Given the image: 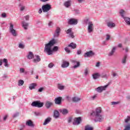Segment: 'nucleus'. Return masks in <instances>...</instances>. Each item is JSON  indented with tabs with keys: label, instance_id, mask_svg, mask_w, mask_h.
<instances>
[{
	"label": "nucleus",
	"instance_id": "nucleus-31",
	"mask_svg": "<svg viewBox=\"0 0 130 130\" xmlns=\"http://www.w3.org/2000/svg\"><path fill=\"white\" fill-rule=\"evenodd\" d=\"M3 62H4V66H5L6 68H9V63H8V59L6 58H4L3 60Z\"/></svg>",
	"mask_w": 130,
	"mask_h": 130
},
{
	"label": "nucleus",
	"instance_id": "nucleus-58",
	"mask_svg": "<svg viewBox=\"0 0 130 130\" xmlns=\"http://www.w3.org/2000/svg\"><path fill=\"white\" fill-rule=\"evenodd\" d=\"M123 50H125V52H128V48L127 47H126L125 49L123 48Z\"/></svg>",
	"mask_w": 130,
	"mask_h": 130
},
{
	"label": "nucleus",
	"instance_id": "nucleus-3",
	"mask_svg": "<svg viewBox=\"0 0 130 130\" xmlns=\"http://www.w3.org/2000/svg\"><path fill=\"white\" fill-rule=\"evenodd\" d=\"M120 16L124 19V21L125 22L126 25L130 26V18L127 17H124V11L123 10H121L119 12Z\"/></svg>",
	"mask_w": 130,
	"mask_h": 130
},
{
	"label": "nucleus",
	"instance_id": "nucleus-50",
	"mask_svg": "<svg viewBox=\"0 0 130 130\" xmlns=\"http://www.w3.org/2000/svg\"><path fill=\"white\" fill-rule=\"evenodd\" d=\"M20 73H24L25 72V69L24 68H20L19 70Z\"/></svg>",
	"mask_w": 130,
	"mask_h": 130
},
{
	"label": "nucleus",
	"instance_id": "nucleus-60",
	"mask_svg": "<svg viewBox=\"0 0 130 130\" xmlns=\"http://www.w3.org/2000/svg\"><path fill=\"white\" fill-rule=\"evenodd\" d=\"M72 118L70 117L68 119V122L70 123V122H72Z\"/></svg>",
	"mask_w": 130,
	"mask_h": 130
},
{
	"label": "nucleus",
	"instance_id": "nucleus-35",
	"mask_svg": "<svg viewBox=\"0 0 130 130\" xmlns=\"http://www.w3.org/2000/svg\"><path fill=\"white\" fill-rule=\"evenodd\" d=\"M84 75L85 77H87L89 75V69L86 68L84 69Z\"/></svg>",
	"mask_w": 130,
	"mask_h": 130
},
{
	"label": "nucleus",
	"instance_id": "nucleus-63",
	"mask_svg": "<svg viewBox=\"0 0 130 130\" xmlns=\"http://www.w3.org/2000/svg\"><path fill=\"white\" fill-rule=\"evenodd\" d=\"M52 25V22L50 21L48 23V26H50Z\"/></svg>",
	"mask_w": 130,
	"mask_h": 130
},
{
	"label": "nucleus",
	"instance_id": "nucleus-40",
	"mask_svg": "<svg viewBox=\"0 0 130 130\" xmlns=\"http://www.w3.org/2000/svg\"><path fill=\"white\" fill-rule=\"evenodd\" d=\"M124 130H130V124H128L126 125Z\"/></svg>",
	"mask_w": 130,
	"mask_h": 130
},
{
	"label": "nucleus",
	"instance_id": "nucleus-62",
	"mask_svg": "<svg viewBox=\"0 0 130 130\" xmlns=\"http://www.w3.org/2000/svg\"><path fill=\"white\" fill-rule=\"evenodd\" d=\"M42 3H46V2H49V0H40Z\"/></svg>",
	"mask_w": 130,
	"mask_h": 130
},
{
	"label": "nucleus",
	"instance_id": "nucleus-36",
	"mask_svg": "<svg viewBox=\"0 0 130 130\" xmlns=\"http://www.w3.org/2000/svg\"><path fill=\"white\" fill-rule=\"evenodd\" d=\"M24 85V80H19L18 81V86H23Z\"/></svg>",
	"mask_w": 130,
	"mask_h": 130
},
{
	"label": "nucleus",
	"instance_id": "nucleus-5",
	"mask_svg": "<svg viewBox=\"0 0 130 130\" xmlns=\"http://www.w3.org/2000/svg\"><path fill=\"white\" fill-rule=\"evenodd\" d=\"M31 105L32 106V107H38V108H41V107H43L44 103L39 101H35L31 103Z\"/></svg>",
	"mask_w": 130,
	"mask_h": 130
},
{
	"label": "nucleus",
	"instance_id": "nucleus-10",
	"mask_svg": "<svg viewBox=\"0 0 130 130\" xmlns=\"http://www.w3.org/2000/svg\"><path fill=\"white\" fill-rule=\"evenodd\" d=\"M81 121H82L81 117L75 118L74 119V121L73 122V124L74 125H79V124L81 123Z\"/></svg>",
	"mask_w": 130,
	"mask_h": 130
},
{
	"label": "nucleus",
	"instance_id": "nucleus-23",
	"mask_svg": "<svg viewBox=\"0 0 130 130\" xmlns=\"http://www.w3.org/2000/svg\"><path fill=\"white\" fill-rule=\"evenodd\" d=\"M92 77L93 80H97V79H99V77H100V74L99 73H93L92 75Z\"/></svg>",
	"mask_w": 130,
	"mask_h": 130
},
{
	"label": "nucleus",
	"instance_id": "nucleus-39",
	"mask_svg": "<svg viewBox=\"0 0 130 130\" xmlns=\"http://www.w3.org/2000/svg\"><path fill=\"white\" fill-rule=\"evenodd\" d=\"M97 94H94L93 96H91L90 98L91 100H95V99H96V98H97Z\"/></svg>",
	"mask_w": 130,
	"mask_h": 130
},
{
	"label": "nucleus",
	"instance_id": "nucleus-32",
	"mask_svg": "<svg viewBox=\"0 0 130 130\" xmlns=\"http://www.w3.org/2000/svg\"><path fill=\"white\" fill-rule=\"evenodd\" d=\"M59 117V113L57 111V110H55L54 111V117L55 118H57Z\"/></svg>",
	"mask_w": 130,
	"mask_h": 130
},
{
	"label": "nucleus",
	"instance_id": "nucleus-44",
	"mask_svg": "<svg viewBox=\"0 0 130 130\" xmlns=\"http://www.w3.org/2000/svg\"><path fill=\"white\" fill-rule=\"evenodd\" d=\"M64 50L67 53H71V50L69 49V48L66 47Z\"/></svg>",
	"mask_w": 130,
	"mask_h": 130
},
{
	"label": "nucleus",
	"instance_id": "nucleus-15",
	"mask_svg": "<svg viewBox=\"0 0 130 130\" xmlns=\"http://www.w3.org/2000/svg\"><path fill=\"white\" fill-rule=\"evenodd\" d=\"M21 24L24 30H27V29H28V27H29V23L25 22V21H22Z\"/></svg>",
	"mask_w": 130,
	"mask_h": 130
},
{
	"label": "nucleus",
	"instance_id": "nucleus-52",
	"mask_svg": "<svg viewBox=\"0 0 130 130\" xmlns=\"http://www.w3.org/2000/svg\"><path fill=\"white\" fill-rule=\"evenodd\" d=\"M43 90H44V87H41L39 89L38 92H42V91H43Z\"/></svg>",
	"mask_w": 130,
	"mask_h": 130
},
{
	"label": "nucleus",
	"instance_id": "nucleus-64",
	"mask_svg": "<svg viewBox=\"0 0 130 130\" xmlns=\"http://www.w3.org/2000/svg\"><path fill=\"white\" fill-rule=\"evenodd\" d=\"M118 47H119L120 48H121V47H122V44H119L118 45Z\"/></svg>",
	"mask_w": 130,
	"mask_h": 130
},
{
	"label": "nucleus",
	"instance_id": "nucleus-33",
	"mask_svg": "<svg viewBox=\"0 0 130 130\" xmlns=\"http://www.w3.org/2000/svg\"><path fill=\"white\" fill-rule=\"evenodd\" d=\"M127 58V55H125L122 59V63L123 64H125V62H126V59Z\"/></svg>",
	"mask_w": 130,
	"mask_h": 130
},
{
	"label": "nucleus",
	"instance_id": "nucleus-16",
	"mask_svg": "<svg viewBox=\"0 0 130 130\" xmlns=\"http://www.w3.org/2000/svg\"><path fill=\"white\" fill-rule=\"evenodd\" d=\"M59 33H60V28L58 27L55 30V32L54 34V37H58V36H59Z\"/></svg>",
	"mask_w": 130,
	"mask_h": 130
},
{
	"label": "nucleus",
	"instance_id": "nucleus-49",
	"mask_svg": "<svg viewBox=\"0 0 130 130\" xmlns=\"http://www.w3.org/2000/svg\"><path fill=\"white\" fill-rule=\"evenodd\" d=\"M35 114L36 116H40L41 115V113H40V112H35Z\"/></svg>",
	"mask_w": 130,
	"mask_h": 130
},
{
	"label": "nucleus",
	"instance_id": "nucleus-46",
	"mask_svg": "<svg viewBox=\"0 0 130 130\" xmlns=\"http://www.w3.org/2000/svg\"><path fill=\"white\" fill-rule=\"evenodd\" d=\"M24 19H25L26 21H29V19H30V16L29 15H26L24 17Z\"/></svg>",
	"mask_w": 130,
	"mask_h": 130
},
{
	"label": "nucleus",
	"instance_id": "nucleus-25",
	"mask_svg": "<svg viewBox=\"0 0 130 130\" xmlns=\"http://www.w3.org/2000/svg\"><path fill=\"white\" fill-rule=\"evenodd\" d=\"M72 3V1L71 0H68V1L64 2V6L66 8H69V7H71V4Z\"/></svg>",
	"mask_w": 130,
	"mask_h": 130
},
{
	"label": "nucleus",
	"instance_id": "nucleus-6",
	"mask_svg": "<svg viewBox=\"0 0 130 130\" xmlns=\"http://www.w3.org/2000/svg\"><path fill=\"white\" fill-rule=\"evenodd\" d=\"M42 9L44 13H47V12H49L51 10V5L48 4L44 5L42 7Z\"/></svg>",
	"mask_w": 130,
	"mask_h": 130
},
{
	"label": "nucleus",
	"instance_id": "nucleus-18",
	"mask_svg": "<svg viewBox=\"0 0 130 130\" xmlns=\"http://www.w3.org/2000/svg\"><path fill=\"white\" fill-rule=\"evenodd\" d=\"M26 125H27V126H30L31 127H34V124L31 120H28L26 121Z\"/></svg>",
	"mask_w": 130,
	"mask_h": 130
},
{
	"label": "nucleus",
	"instance_id": "nucleus-37",
	"mask_svg": "<svg viewBox=\"0 0 130 130\" xmlns=\"http://www.w3.org/2000/svg\"><path fill=\"white\" fill-rule=\"evenodd\" d=\"M58 89H59V90H63V89H64V86L61 85V84H58Z\"/></svg>",
	"mask_w": 130,
	"mask_h": 130
},
{
	"label": "nucleus",
	"instance_id": "nucleus-41",
	"mask_svg": "<svg viewBox=\"0 0 130 130\" xmlns=\"http://www.w3.org/2000/svg\"><path fill=\"white\" fill-rule=\"evenodd\" d=\"M18 47H19V48L23 49V48H24L25 47V46L23 44L20 43L18 45Z\"/></svg>",
	"mask_w": 130,
	"mask_h": 130
},
{
	"label": "nucleus",
	"instance_id": "nucleus-11",
	"mask_svg": "<svg viewBox=\"0 0 130 130\" xmlns=\"http://www.w3.org/2000/svg\"><path fill=\"white\" fill-rule=\"evenodd\" d=\"M41 60V58L40 57V56L38 55H35L34 56V59L32 60L33 62L35 63H37V62H39Z\"/></svg>",
	"mask_w": 130,
	"mask_h": 130
},
{
	"label": "nucleus",
	"instance_id": "nucleus-12",
	"mask_svg": "<svg viewBox=\"0 0 130 130\" xmlns=\"http://www.w3.org/2000/svg\"><path fill=\"white\" fill-rule=\"evenodd\" d=\"M95 53L93 52L92 51H88L84 53V57H90L91 56H93L94 55Z\"/></svg>",
	"mask_w": 130,
	"mask_h": 130
},
{
	"label": "nucleus",
	"instance_id": "nucleus-27",
	"mask_svg": "<svg viewBox=\"0 0 130 130\" xmlns=\"http://www.w3.org/2000/svg\"><path fill=\"white\" fill-rule=\"evenodd\" d=\"M115 49H116V47H114L112 50V51L109 53L108 56H112L114 53L115 52Z\"/></svg>",
	"mask_w": 130,
	"mask_h": 130
},
{
	"label": "nucleus",
	"instance_id": "nucleus-26",
	"mask_svg": "<svg viewBox=\"0 0 130 130\" xmlns=\"http://www.w3.org/2000/svg\"><path fill=\"white\" fill-rule=\"evenodd\" d=\"M72 101H73V102H79V101H81V98L75 96L72 98Z\"/></svg>",
	"mask_w": 130,
	"mask_h": 130
},
{
	"label": "nucleus",
	"instance_id": "nucleus-59",
	"mask_svg": "<svg viewBox=\"0 0 130 130\" xmlns=\"http://www.w3.org/2000/svg\"><path fill=\"white\" fill-rule=\"evenodd\" d=\"M25 10V6H21L20 7V11H24Z\"/></svg>",
	"mask_w": 130,
	"mask_h": 130
},
{
	"label": "nucleus",
	"instance_id": "nucleus-19",
	"mask_svg": "<svg viewBox=\"0 0 130 130\" xmlns=\"http://www.w3.org/2000/svg\"><path fill=\"white\" fill-rule=\"evenodd\" d=\"M67 34H69V36L71 38H74V34L72 32V28H69L66 31Z\"/></svg>",
	"mask_w": 130,
	"mask_h": 130
},
{
	"label": "nucleus",
	"instance_id": "nucleus-54",
	"mask_svg": "<svg viewBox=\"0 0 130 130\" xmlns=\"http://www.w3.org/2000/svg\"><path fill=\"white\" fill-rule=\"evenodd\" d=\"M102 78H108V76L106 74H102Z\"/></svg>",
	"mask_w": 130,
	"mask_h": 130
},
{
	"label": "nucleus",
	"instance_id": "nucleus-8",
	"mask_svg": "<svg viewBox=\"0 0 130 130\" xmlns=\"http://www.w3.org/2000/svg\"><path fill=\"white\" fill-rule=\"evenodd\" d=\"M108 87V85H105L104 86H99L98 88H95V91L98 92L99 93H102L103 91H105L107 87Z\"/></svg>",
	"mask_w": 130,
	"mask_h": 130
},
{
	"label": "nucleus",
	"instance_id": "nucleus-51",
	"mask_svg": "<svg viewBox=\"0 0 130 130\" xmlns=\"http://www.w3.org/2000/svg\"><path fill=\"white\" fill-rule=\"evenodd\" d=\"M2 78L3 79H8V75L7 74H4Z\"/></svg>",
	"mask_w": 130,
	"mask_h": 130
},
{
	"label": "nucleus",
	"instance_id": "nucleus-30",
	"mask_svg": "<svg viewBox=\"0 0 130 130\" xmlns=\"http://www.w3.org/2000/svg\"><path fill=\"white\" fill-rule=\"evenodd\" d=\"M68 47H71L73 49H75V48H77V44L74 43H71L68 45Z\"/></svg>",
	"mask_w": 130,
	"mask_h": 130
},
{
	"label": "nucleus",
	"instance_id": "nucleus-1",
	"mask_svg": "<svg viewBox=\"0 0 130 130\" xmlns=\"http://www.w3.org/2000/svg\"><path fill=\"white\" fill-rule=\"evenodd\" d=\"M56 41L54 39L51 40L48 43L45 44L44 48V52L47 53L48 55H51L53 53V51H57L58 47L54 46L52 49V46L55 44Z\"/></svg>",
	"mask_w": 130,
	"mask_h": 130
},
{
	"label": "nucleus",
	"instance_id": "nucleus-13",
	"mask_svg": "<svg viewBox=\"0 0 130 130\" xmlns=\"http://www.w3.org/2000/svg\"><path fill=\"white\" fill-rule=\"evenodd\" d=\"M72 63H73V64H75L73 67V69H77V68H79L80 66V62H78L76 60H72Z\"/></svg>",
	"mask_w": 130,
	"mask_h": 130
},
{
	"label": "nucleus",
	"instance_id": "nucleus-43",
	"mask_svg": "<svg viewBox=\"0 0 130 130\" xmlns=\"http://www.w3.org/2000/svg\"><path fill=\"white\" fill-rule=\"evenodd\" d=\"M106 36V41H109V40L110 39V35H109V34H107Z\"/></svg>",
	"mask_w": 130,
	"mask_h": 130
},
{
	"label": "nucleus",
	"instance_id": "nucleus-48",
	"mask_svg": "<svg viewBox=\"0 0 130 130\" xmlns=\"http://www.w3.org/2000/svg\"><path fill=\"white\" fill-rule=\"evenodd\" d=\"M1 16L2 18H6L7 14H6L5 13H3L1 15Z\"/></svg>",
	"mask_w": 130,
	"mask_h": 130
},
{
	"label": "nucleus",
	"instance_id": "nucleus-61",
	"mask_svg": "<svg viewBox=\"0 0 130 130\" xmlns=\"http://www.w3.org/2000/svg\"><path fill=\"white\" fill-rule=\"evenodd\" d=\"M7 118H8V115H6L4 117L3 119L4 120L6 121L7 120Z\"/></svg>",
	"mask_w": 130,
	"mask_h": 130
},
{
	"label": "nucleus",
	"instance_id": "nucleus-57",
	"mask_svg": "<svg viewBox=\"0 0 130 130\" xmlns=\"http://www.w3.org/2000/svg\"><path fill=\"white\" fill-rule=\"evenodd\" d=\"M95 67H96V68H99V67H100V62H98L95 65Z\"/></svg>",
	"mask_w": 130,
	"mask_h": 130
},
{
	"label": "nucleus",
	"instance_id": "nucleus-4",
	"mask_svg": "<svg viewBox=\"0 0 130 130\" xmlns=\"http://www.w3.org/2000/svg\"><path fill=\"white\" fill-rule=\"evenodd\" d=\"M10 27H9V32L12 34L14 37H17L18 36V34H17V31L16 29H14V24L12 23H9Z\"/></svg>",
	"mask_w": 130,
	"mask_h": 130
},
{
	"label": "nucleus",
	"instance_id": "nucleus-22",
	"mask_svg": "<svg viewBox=\"0 0 130 130\" xmlns=\"http://www.w3.org/2000/svg\"><path fill=\"white\" fill-rule=\"evenodd\" d=\"M51 118L50 117H48L46 119H45L44 123H43V125H46V124H48L50 121H51Z\"/></svg>",
	"mask_w": 130,
	"mask_h": 130
},
{
	"label": "nucleus",
	"instance_id": "nucleus-9",
	"mask_svg": "<svg viewBox=\"0 0 130 130\" xmlns=\"http://www.w3.org/2000/svg\"><path fill=\"white\" fill-rule=\"evenodd\" d=\"M68 24L69 25H77L78 24V19L75 18H71L69 19Z\"/></svg>",
	"mask_w": 130,
	"mask_h": 130
},
{
	"label": "nucleus",
	"instance_id": "nucleus-14",
	"mask_svg": "<svg viewBox=\"0 0 130 130\" xmlns=\"http://www.w3.org/2000/svg\"><path fill=\"white\" fill-rule=\"evenodd\" d=\"M53 105V103H52V102L49 101H47V102H46L45 106L47 109H49V108H50V107H51V106H52Z\"/></svg>",
	"mask_w": 130,
	"mask_h": 130
},
{
	"label": "nucleus",
	"instance_id": "nucleus-24",
	"mask_svg": "<svg viewBox=\"0 0 130 130\" xmlns=\"http://www.w3.org/2000/svg\"><path fill=\"white\" fill-rule=\"evenodd\" d=\"M107 26L109 28H114L115 27V23L112 22H109L107 23Z\"/></svg>",
	"mask_w": 130,
	"mask_h": 130
},
{
	"label": "nucleus",
	"instance_id": "nucleus-2",
	"mask_svg": "<svg viewBox=\"0 0 130 130\" xmlns=\"http://www.w3.org/2000/svg\"><path fill=\"white\" fill-rule=\"evenodd\" d=\"M102 112V109L100 107H98L95 109V111H93L90 113V115L94 117V121L95 122H101L104 120V117L101 115Z\"/></svg>",
	"mask_w": 130,
	"mask_h": 130
},
{
	"label": "nucleus",
	"instance_id": "nucleus-38",
	"mask_svg": "<svg viewBox=\"0 0 130 130\" xmlns=\"http://www.w3.org/2000/svg\"><path fill=\"white\" fill-rule=\"evenodd\" d=\"M84 22L85 24H87V25H88L89 22H91V21H90V20H89V18H85V19L84 20Z\"/></svg>",
	"mask_w": 130,
	"mask_h": 130
},
{
	"label": "nucleus",
	"instance_id": "nucleus-29",
	"mask_svg": "<svg viewBox=\"0 0 130 130\" xmlns=\"http://www.w3.org/2000/svg\"><path fill=\"white\" fill-rule=\"evenodd\" d=\"M28 59H32V58H34V54L32 52H29L28 55H27Z\"/></svg>",
	"mask_w": 130,
	"mask_h": 130
},
{
	"label": "nucleus",
	"instance_id": "nucleus-20",
	"mask_svg": "<svg viewBox=\"0 0 130 130\" xmlns=\"http://www.w3.org/2000/svg\"><path fill=\"white\" fill-rule=\"evenodd\" d=\"M59 112L62 113L63 115H66V114H68L69 113V110L67 109H62L59 110Z\"/></svg>",
	"mask_w": 130,
	"mask_h": 130
},
{
	"label": "nucleus",
	"instance_id": "nucleus-7",
	"mask_svg": "<svg viewBox=\"0 0 130 130\" xmlns=\"http://www.w3.org/2000/svg\"><path fill=\"white\" fill-rule=\"evenodd\" d=\"M94 31V24L92 21H89L87 25L88 33H92Z\"/></svg>",
	"mask_w": 130,
	"mask_h": 130
},
{
	"label": "nucleus",
	"instance_id": "nucleus-45",
	"mask_svg": "<svg viewBox=\"0 0 130 130\" xmlns=\"http://www.w3.org/2000/svg\"><path fill=\"white\" fill-rule=\"evenodd\" d=\"M117 104H119V102H111L112 105H116Z\"/></svg>",
	"mask_w": 130,
	"mask_h": 130
},
{
	"label": "nucleus",
	"instance_id": "nucleus-28",
	"mask_svg": "<svg viewBox=\"0 0 130 130\" xmlns=\"http://www.w3.org/2000/svg\"><path fill=\"white\" fill-rule=\"evenodd\" d=\"M37 86V84L36 83H31L29 86V89L30 90H33V89H35V87Z\"/></svg>",
	"mask_w": 130,
	"mask_h": 130
},
{
	"label": "nucleus",
	"instance_id": "nucleus-21",
	"mask_svg": "<svg viewBox=\"0 0 130 130\" xmlns=\"http://www.w3.org/2000/svg\"><path fill=\"white\" fill-rule=\"evenodd\" d=\"M69 66H70V62H68L67 61L63 60L61 65V68H68Z\"/></svg>",
	"mask_w": 130,
	"mask_h": 130
},
{
	"label": "nucleus",
	"instance_id": "nucleus-55",
	"mask_svg": "<svg viewBox=\"0 0 130 130\" xmlns=\"http://www.w3.org/2000/svg\"><path fill=\"white\" fill-rule=\"evenodd\" d=\"M19 115V113H16L13 115V117H17Z\"/></svg>",
	"mask_w": 130,
	"mask_h": 130
},
{
	"label": "nucleus",
	"instance_id": "nucleus-34",
	"mask_svg": "<svg viewBox=\"0 0 130 130\" xmlns=\"http://www.w3.org/2000/svg\"><path fill=\"white\" fill-rule=\"evenodd\" d=\"M94 128L90 125H87L85 126V130H93Z\"/></svg>",
	"mask_w": 130,
	"mask_h": 130
},
{
	"label": "nucleus",
	"instance_id": "nucleus-56",
	"mask_svg": "<svg viewBox=\"0 0 130 130\" xmlns=\"http://www.w3.org/2000/svg\"><path fill=\"white\" fill-rule=\"evenodd\" d=\"M77 53L78 55H80L82 53V51H81V50H78Z\"/></svg>",
	"mask_w": 130,
	"mask_h": 130
},
{
	"label": "nucleus",
	"instance_id": "nucleus-42",
	"mask_svg": "<svg viewBox=\"0 0 130 130\" xmlns=\"http://www.w3.org/2000/svg\"><path fill=\"white\" fill-rule=\"evenodd\" d=\"M130 121V116H127L126 119H125V122L127 123Z\"/></svg>",
	"mask_w": 130,
	"mask_h": 130
},
{
	"label": "nucleus",
	"instance_id": "nucleus-17",
	"mask_svg": "<svg viewBox=\"0 0 130 130\" xmlns=\"http://www.w3.org/2000/svg\"><path fill=\"white\" fill-rule=\"evenodd\" d=\"M61 99L62 98L61 97H58L55 99V103L58 105H59L61 103Z\"/></svg>",
	"mask_w": 130,
	"mask_h": 130
},
{
	"label": "nucleus",
	"instance_id": "nucleus-53",
	"mask_svg": "<svg viewBox=\"0 0 130 130\" xmlns=\"http://www.w3.org/2000/svg\"><path fill=\"white\" fill-rule=\"evenodd\" d=\"M42 11H43L42 8H40L38 11L39 14H42Z\"/></svg>",
	"mask_w": 130,
	"mask_h": 130
},
{
	"label": "nucleus",
	"instance_id": "nucleus-47",
	"mask_svg": "<svg viewBox=\"0 0 130 130\" xmlns=\"http://www.w3.org/2000/svg\"><path fill=\"white\" fill-rule=\"evenodd\" d=\"M54 66V64L53 63H50L48 64V68H49V69H51Z\"/></svg>",
	"mask_w": 130,
	"mask_h": 130
}]
</instances>
